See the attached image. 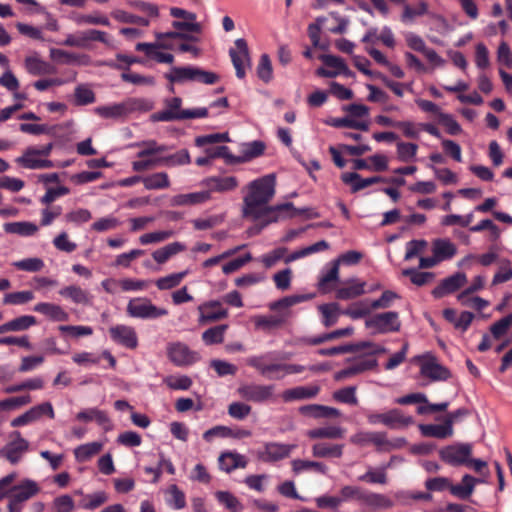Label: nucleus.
<instances>
[{
  "mask_svg": "<svg viewBox=\"0 0 512 512\" xmlns=\"http://www.w3.org/2000/svg\"><path fill=\"white\" fill-rule=\"evenodd\" d=\"M166 493L170 496V498L167 499V503L174 509L180 510L186 506L185 494L177 485H170Z\"/></svg>",
  "mask_w": 512,
  "mask_h": 512,
  "instance_id": "nucleus-62",
  "label": "nucleus"
},
{
  "mask_svg": "<svg viewBox=\"0 0 512 512\" xmlns=\"http://www.w3.org/2000/svg\"><path fill=\"white\" fill-rule=\"evenodd\" d=\"M350 442L360 446L373 444L378 450L390 451L403 446L405 440L403 438L389 440L384 432L360 431L350 437Z\"/></svg>",
  "mask_w": 512,
  "mask_h": 512,
  "instance_id": "nucleus-5",
  "label": "nucleus"
},
{
  "mask_svg": "<svg viewBox=\"0 0 512 512\" xmlns=\"http://www.w3.org/2000/svg\"><path fill=\"white\" fill-rule=\"evenodd\" d=\"M369 349L368 354H380L385 353L386 348L382 345L376 344L370 341H363L357 344L341 345L332 348H323L318 350V354L322 356H334L349 352H358L362 349Z\"/></svg>",
  "mask_w": 512,
  "mask_h": 512,
  "instance_id": "nucleus-13",
  "label": "nucleus"
},
{
  "mask_svg": "<svg viewBox=\"0 0 512 512\" xmlns=\"http://www.w3.org/2000/svg\"><path fill=\"white\" fill-rule=\"evenodd\" d=\"M210 199V191L179 194L171 199L173 206H190L203 203Z\"/></svg>",
  "mask_w": 512,
  "mask_h": 512,
  "instance_id": "nucleus-34",
  "label": "nucleus"
},
{
  "mask_svg": "<svg viewBox=\"0 0 512 512\" xmlns=\"http://www.w3.org/2000/svg\"><path fill=\"white\" fill-rule=\"evenodd\" d=\"M219 467L221 470L230 473L237 468H245L247 465L246 458L237 452H224L219 458Z\"/></svg>",
  "mask_w": 512,
  "mask_h": 512,
  "instance_id": "nucleus-29",
  "label": "nucleus"
},
{
  "mask_svg": "<svg viewBox=\"0 0 512 512\" xmlns=\"http://www.w3.org/2000/svg\"><path fill=\"white\" fill-rule=\"evenodd\" d=\"M140 151L137 153L138 160L132 162V169L135 172H144L161 166V154H164L168 147L158 144L155 140L143 141L137 144Z\"/></svg>",
  "mask_w": 512,
  "mask_h": 512,
  "instance_id": "nucleus-4",
  "label": "nucleus"
},
{
  "mask_svg": "<svg viewBox=\"0 0 512 512\" xmlns=\"http://www.w3.org/2000/svg\"><path fill=\"white\" fill-rule=\"evenodd\" d=\"M344 435L345 430L340 426H324L307 432V436L311 439H341Z\"/></svg>",
  "mask_w": 512,
  "mask_h": 512,
  "instance_id": "nucleus-38",
  "label": "nucleus"
},
{
  "mask_svg": "<svg viewBox=\"0 0 512 512\" xmlns=\"http://www.w3.org/2000/svg\"><path fill=\"white\" fill-rule=\"evenodd\" d=\"M77 25H103L109 26L110 21L107 16L100 12H92L90 14H79L74 17Z\"/></svg>",
  "mask_w": 512,
  "mask_h": 512,
  "instance_id": "nucleus-50",
  "label": "nucleus"
},
{
  "mask_svg": "<svg viewBox=\"0 0 512 512\" xmlns=\"http://www.w3.org/2000/svg\"><path fill=\"white\" fill-rule=\"evenodd\" d=\"M153 103L144 98H128L120 103L98 106L94 113L104 119H121L134 112H148Z\"/></svg>",
  "mask_w": 512,
  "mask_h": 512,
  "instance_id": "nucleus-3",
  "label": "nucleus"
},
{
  "mask_svg": "<svg viewBox=\"0 0 512 512\" xmlns=\"http://www.w3.org/2000/svg\"><path fill=\"white\" fill-rule=\"evenodd\" d=\"M239 396L246 401L264 403L274 397V385L245 383L238 387Z\"/></svg>",
  "mask_w": 512,
  "mask_h": 512,
  "instance_id": "nucleus-9",
  "label": "nucleus"
},
{
  "mask_svg": "<svg viewBox=\"0 0 512 512\" xmlns=\"http://www.w3.org/2000/svg\"><path fill=\"white\" fill-rule=\"evenodd\" d=\"M477 481V478L466 474L463 476L461 484L450 487V492L458 498L467 499L473 493Z\"/></svg>",
  "mask_w": 512,
  "mask_h": 512,
  "instance_id": "nucleus-39",
  "label": "nucleus"
},
{
  "mask_svg": "<svg viewBox=\"0 0 512 512\" xmlns=\"http://www.w3.org/2000/svg\"><path fill=\"white\" fill-rule=\"evenodd\" d=\"M471 454L472 445L468 443L450 445L440 451L442 460L454 466L468 464Z\"/></svg>",
  "mask_w": 512,
  "mask_h": 512,
  "instance_id": "nucleus-14",
  "label": "nucleus"
},
{
  "mask_svg": "<svg viewBox=\"0 0 512 512\" xmlns=\"http://www.w3.org/2000/svg\"><path fill=\"white\" fill-rule=\"evenodd\" d=\"M16 162L27 169H45L53 167L51 160L45 159L38 154L35 147H29Z\"/></svg>",
  "mask_w": 512,
  "mask_h": 512,
  "instance_id": "nucleus-21",
  "label": "nucleus"
},
{
  "mask_svg": "<svg viewBox=\"0 0 512 512\" xmlns=\"http://www.w3.org/2000/svg\"><path fill=\"white\" fill-rule=\"evenodd\" d=\"M168 359L178 367L190 366L200 360V354L180 341L170 342L166 346Z\"/></svg>",
  "mask_w": 512,
  "mask_h": 512,
  "instance_id": "nucleus-8",
  "label": "nucleus"
},
{
  "mask_svg": "<svg viewBox=\"0 0 512 512\" xmlns=\"http://www.w3.org/2000/svg\"><path fill=\"white\" fill-rule=\"evenodd\" d=\"M215 497L231 512L243 511V505L232 493L228 491H217L215 493Z\"/></svg>",
  "mask_w": 512,
  "mask_h": 512,
  "instance_id": "nucleus-58",
  "label": "nucleus"
},
{
  "mask_svg": "<svg viewBox=\"0 0 512 512\" xmlns=\"http://www.w3.org/2000/svg\"><path fill=\"white\" fill-rule=\"evenodd\" d=\"M295 448L294 444L266 443L263 451L259 452V458L266 462L279 461L288 457Z\"/></svg>",
  "mask_w": 512,
  "mask_h": 512,
  "instance_id": "nucleus-19",
  "label": "nucleus"
},
{
  "mask_svg": "<svg viewBox=\"0 0 512 512\" xmlns=\"http://www.w3.org/2000/svg\"><path fill=\"white\" fill-rule=\"evenodd\" d=\"M44 387V381L40 377L25 380L19 384L10 385L4 389L6 393H16L24 390H39Z\"/></svg>",
  "mask_w": 512,
  "mask_h": 512,
  "instance_id": "nucleus-59",
  "label": "nucleus"
},
{
  "mask_svg": "<svg viewBox=\"0 0 512 512\" xmlns=\"http://www.w3.org/2000/svg\"><path fill=\"white\" fill-rule=\"evenodd\" d=\"M127 314L133 318L156 319L166 316L168 311L157 307L147 298H133L127 304Z\"/></svg>",
  "mask_w": 512,
  "mask_h": 512,
  "instance_id": "nucleus-7",
  "label": "nucleus"
},
{
  "mask_svg": "<svg viewBox=\"0 0 512 512\" xmlns=\"http://www.w3.org/2000/svg\"><path fill=\"white\" fill-rule=\"evenodd\" d=\"M198 311L200 313L198 319L200 324H206L220 319H224L228 315L227 310L222 309L218 301H210L203 303L198 307Z\"/></svg>",
  "mask_w": 512,
  "mask_h": 512,
  "instance_id": "nucleus-22",
  "label": "nucleus"
},
{
  "mask_svg": "<svg viewBox=\"0 0 512 512\" xmlns=\"http://www.w3.org/2000/svg\"><path fill=\"white\" fill-rule=\"evenodd\" d=\"M366 282L358 278H351L343 282L342 286L336 290V297L340 300H350L366 293Z\"/></svg>",
  "mask_w": 512,
  "mask_h": 512,
  "instance_id": "nucleus-24",
  "label": "nucleus"
},
{
  "mask_svg": "<svg viewBox=\"0 0 512 512\" xmlns=\"http://www.w3.org/2000/svg\"><path fill=\"white\" fill-rule=\"evenodd\" d=\"M343 445H327L317 443L312 447V454L315 457H341L343 453Z\"/></svg>",
  "mask_w": 512,
  "mask_h": 512,
  "instance_id": "nucleus-55",
  "label": "nucleus"
},
{
  "mask_svg": "<svg viewBox=\"0 0 512 512\" xmlns=\"http://www.w3.org/2000/svg\"><path fill=\"white\" fill-rule=\"evenodd\" d=\"M29 443L21 437L18 431L11 434V440L0 449V457L7 459L11 464L18 463L27 452Z\"/></svg>",
  "mask_w": 512,
  "mask_h": 512,
  "instance_id": "nucleus-12",
  "label": "nucleus"
},
{
  "mask_svg": "<svg viewBox=\"0 0 512 512\" xmlns=\"http://www.w3.org/2000/svg\"><path fill=\"white\" fill-rule=\"evenodd\" d=\"M235 49H230L229 55L239 79L245 77L246 68L251 66V58L246 40L239 38L235 40Z\"/></svg>",
  "mask_w": 512,
  "mask_h": 512,
  "instance_id": "nucleus-11",
  "label": "nucleus"
},
{
  "mask_svg": "<svg viewBox=\"0 0 512 512\" xmlns=\"http://www.w3.org/2000/svg\"><path fill=\"white\" fill-rule=\"evenodd\" d=\"M165 78L171 83H184L186 81H193L194 67H172L170 71L165 74Z\"/></svg>",
  "mask_w": 512,
  "mask_h": 512,
  "instance_id": "nucleus-45",
  "label": "nucleus"
},
{
  "mask_svg": "<svg viewBox=\"0 0 512 512\" xmlns=\"http://www.w3.org/2000/svg\"><path fill=\"white\" fill-rule=\"evenodd\" d=\"M209 191L212 192H229L235 190L239 182L234 176L227 177H211L206 181Z\"/></svg>",
  "mask_w": 512,
  "mask_h": 512,
  "instance_id": "nucleus-35",
  "label": "nucleus"
},
{
  "mask_svg": "<svg viewBox=\"0 0 512 512\" xmlns=\"http://www.w3.org/2000/svg\"><path fill=\"white\" fill-rule=\"evenodd\" d=\"M342 180L346 184L352 185V191L357 192L359 190H362L370 185L384 182L385 180L380 176H374L369 178H361V176L358 173L350 172L345 173L342 175Z\"/></svg>",
  "mask_w": 512,
  "mask_h": 512,
  "instance_id": "nucleus-31",
  "label": "nucleus"
},
{
  "mask_svg": "<svg viewBox=\"0 0 512 512\" xmlns=\"http://www.w3.org/2000/svg\"><path fill=\"white\" fill-rule=\"evenodd\" d=\"M363 494H364V489H362L361 487L353 486V485H345L340 489V496H338V497H339L341 504L343 502L355 500L361 505Z\"/></svg>",
  "mask_w": 512,
  "mask_h": 512,
  "instance_id": "nucleus-61",
  "label": "nucleus"
},
{
  "mask_svg": "<svg viewBox=\"0 0 512 512\" xmlns=\"http://www.w3.org/2000/svg\"><path fill=\"white\" fill-rule=\"evenodd\" d=\"M373 310L375 309L372 308V301L370 302L368 300H364L356 302L349 306L344 311V314L351 317L352 319H359L369 315Z\"/></svg>",
  "mask_w": 512,
  "mask_h": 512,
  "instance_id": "nucleus-54",
  "label": "nucleus"
},
{
  "mask_svg": "<svg viewBox=\"0 0 512 512\" xmlns=\"http://www.w3.org/2000/svg\"><path fill=\"white\" fill-rule=\"evenodd\" d=\"M108 501V496L104 491H97L92 494L83 495L79 502V507L87 510H93Z\"/></svg>",
  "mask_w": 512,
  "mask_h": 512,
  "instance_id": "nucleus-49",
  "label": "nucleus"
},
{
  "mask_svg": "<svg viewBox=\"0 0 512 512\" xmlns=\"http://www.w3.org/2000/svg\"><path fill=\"white\" fill-rule=\"evenodd\" d=\"M3 228L6 233L16 234L23 237L32 236L38 232V226L28 221L5 223Z\"/></svg>",
  "mask_w": 512,
  "mask_h": 512,
  "instance_id": "nucleus-37",
  "label": "nucleus"
},
{
  "mask_svg": "<svg viewBox=\"0 0 512 512\" xmlns=\"http://www.w3.org/2000/svg\"><path fill=\"white\" fill-rule=\"evenodd\" d=\"M301 296H286L269 304V309L277 312L275 315H258L253 318L255 327L265 332L282 327L292 316L290 308L301 302Z\"/></svg>",
  "mask_w": 512,
  "mask_h": 512,
  "instance_id": "nucleus-2",
  "label": "nucleus"
},
{
  "mask_svg": "<svg viewBox=\"0 0 512 512\" xmlns=\"http://www.w3.org/2000/svg\"><path fill=\"white\" fill-rule=\"evenodd\" d=\"M339 279V262H331V267L328 271L324 272L318 281V287L322 292H329L332 290L331 283Z\"/></svg>",
  "mask_w": 512,
  "mask_h": 512,
  "instance_id": "nucleus-47",
  "label": "nucleus"
},
{
  "mask_svg": "<svg viewBox=\"0 0 512 512\" xmlns=\"http://www.w3.org/2000/svg\"><path fill=\"white\" fill-rule=\"evenodd\" d=\"M227 325H218L207 329L202 334V340L206 345L219 344L224 340V333L227 330Z\"/></svg>",
  "mask_w": 512,
  "mask_h": 512,
  "instance_id": "nucleus-60",
  "label": "nucleus"
},
{
  "mask_svg": "<svg viewBox=\"0 0 512 512\" xmlns=\"http://www.w3.org/2000/svg\"><path fill=\"white\" fill-rule=\"evenodd\" d=\"M361 505L372 510L389 509L393 507V502L383 494L369 492L364 490Z\"/></svg>",
  "mask_w": 512,
  "mask_h": 512,
  "instance_id": "nucleus-32",
  "label": "nucleus"
},
{
  "mask_svg": "<svg viewBox=\"0 0 512 512\" xmlns=\"http://www.w3.org/2000/svg\"><path fill=\"white\" fill-rule=\"evenodd\" d=\"M305 370V367L298 364L271 363L265 369L264 377L272 380H281L287 375L298 374Z\"/></svg>",
  "mask_w": 512,
  "mask_h": 512,
  "instance_id": "nucleus-23",
  "label": "nucleus"
},
{
  "mask_svg": "<svg viewBox=\"0 0 512 512\" xmlns=\"http://www.w3.org/2000/svg\"><path fill=\"white\" fill-rule=\"evenodd\" d=\"M25 413L27 414L30 423L37 421L43 415H47L50 419H53L55 417L53 406L49 402H44L39 405L33 406Z\"/></svg>",
  "mask_w": 512,
  "mask_h": 512,
  "instance_id": "nucleus-56",
  "label": "nucleus"
},
{
  "mask_svg": "<svg viewBox=\"0 0 512 512\" xmlns=\"http://www.w3.org/2000/svg\"><path fill=\"white\" fill-rule=\"evenodd\" d=\"M432 254L438 262L452 259L457 254L456 245L449 239L438 238L432 243Z\"/></svg>",
  "mask_w": 512,
  "mask_h": 512,
  "instance_id": "nucleus-26",
  "label": "nucleus"
},
{
  "mask_svg": "<svg viewBox=\"0 0 512 512\" xmlns=\"http://www.w3.org/2000/svg\"><path fill=\"white\" fill-rule=\"evenodd\" d=\"M512 279V264L509 259H502L492 279V285H498Z\"/></svg>",
  "mask_w": 512,
  "mask_h": 512,
  "instance_id": "nucleus-64",
  "label": "nucleus"
},
{
  "mask_svg": "<svg viewBox=\"0 0 512 512\" xmlns=\"http://www.w3.org/2000/svg\"><path fill=\"white\" fill-rule=\"evenodd\" d=\"M276 178L274 174H268L249 182L243 197L242 215L250 220L264 217L266 224L278 222L286 218H292L303 211L294 207L290 202L270 206L276 192Z\"/></svg>",
  "mask_w": 512,
  "mask_h": 512,
  "instance_id": "nucleus-1",
  "label": "nucleus"
},
{
  "mask_svg": "<svg viewBox=\"0 0 512 512\" xmlns=\"http://www.w3.org/2000/svg\"><path fill=\"white\" fill-rule=\"evenodd\" d=\"M365 327L372 335L387 334L400 331L401 321L395 311L378 313L365 320Z\"/></svg>",
  "mask_w": 512,
  "mask_h": 512,
  "instance_id": "nucleus-6",
  "label": "nucleus"
},
{
  "mask_svg": "<svg viewBox=\"0 0 512 512\" xmlns=\"http://www.w3.org/2000/svg\"><path fill=\"white\" fill-rule=\"evenodd\" d=\"M300 413L306 416H310L316 419L319 418H338L341 416V412L330 406L310 404L300 407Z\"/></svg>",
  "mask_w": 512,
  "mask_h": 512,
  "instance_id": "nucleus-27",
  "label": "nucleus"
},
{
  "mask_svg": "<svg viewBox=\"0 0 512 512\" xmlns=\"http://www.w3.org/2000/svg\"><path fill=\"white\" fill-rule=\"evenodd\" d=\"M419 429L426 437L444 439L453 435V427H450L445 421L442 425L422 424Z\"/></svg>",
  "mask_w": 512,
  "mask_h": 512,
  "instance_id": "nucleus-40",
  "label": "nucleus"
},
{
  "mask_svg": "<svg viewBox=\"0 0 512 512\" xmlns=\"http://www.w3.org/2000/svg\"><path fill=\"white\" fill-rule=\"evenodd\" d=\"M420 372L432 381H444L450 377L449 370L441 365L434 357H422Z\"/></svg>",
  "mask_w": 512,
  "mask_h": 512,
  "instance_id": "nucleus-18",
  "label": "nucleus"
},
{
  "mask_svg": "<svg viewBox=\"0 0 512 512\" xmlns=\"http://www.w3.org/2000/svg\"><path fill=\"white\" fill-rule=\"evenodd\" d=\"M24 66L31 75H44L50 73V65L43 61L38 55H32L25 58Z\"/></svg>",
  "mask_w": 512,
  "mask_h": 512,
  "instance_id": "nucleus-43",
  "label": "nucleus"
},
{
  "mask_svg": "<svg viewBox=\"0 0 512 512\" xmlns=\"http://www.w3.org/2000/svg\"><path fill=\"white\" fill-rule=\"evenodd\" d=\"M143 184L147 190L165 189L170 186L166 172H157L143 177Z\"/></svg>",
  "mask_w": 512,
  "mask_h": 512,
  "instance_id": "nucleus-46",
  "label": "nucleus"
},
{
  "mask_svg": "<svg viewBox=\"0 0 512 512\" xmlns=\"http://www.w3.org/2000/svg\"><path fill=\"white\" fill-rule=\"evenodd\" d=\"M76 419L84 422L95 421L104 429H110L111 427V422L107 414L104 411L99 410L97 408H90L80 411L79 413H77Z\"/></svg>",
  "mask_w": 512,
  "mask_h": 512,
  "instance_id": "nucleus-33",
  "label": "nucleus"
},
{
  "mask_svg": "<svg viewBox=\"0 0 512 512\" xmlns=\"http://www.w3.org/2000/svg\"><path fill=\"white\" fill-rule=\"evenodd\" d=\"M320 59L327 67H332L333 70H326L325 68H318L316 74L320 77L334 78L340 74L351 76L352 72L349 70L344 60L340 57L333 55H321Z\"/></svg>",
  "mask_w": 512,
  "mask_h": 512,
  "instance_id": "nucleus-17",
  "label": "nucleus"
},
{
  "mask_svg": "<svg viewBox=\"0 0 512 512\" xmlns=\"http://www.w3.org/2000/svg\"><path fill=\"white\" fill-rule=\"evenodd\" d=\"M102 448L103 444L97 441L82 444L75 448L74 456L78 462H86L98 454Z\"/></svg>",
  "mask_w": 512,
  "mask_h": 512,
  "instance_id": "nucleus-42",
  "label": "nucleus"
},
{
  "mask_svg": "<svg viewBox=\"0 0 512 512\" xmlns=\"http://www.w3.org/2000/svg\"><path fill=\"white\" fill-rule=\"evenodd\" d=\"M109 334L113 342L128 349L138 346V336L135 329L128 325L118 324L109 328Z\"/></svg>",
  "mask_w": 512,
  "mask_h": 512,
  "instance_id": "nucleus-15",
  "label": "nucleus"
},
{
  "mask_svg": "<svg viewBox=\"0 0 512 512\" xmlns=\"http://www.w3.org/2000/svg\"><path fill=\"white\" fill-rule=\"evenodd\" d=\"M40 491V487L34 480L25 479L18 485H15L8 495L11 498V508L20 505L22 502L32 498Z\"/></svg>",
  "mask_w": 512,
  "mask_h": 512,
  "instance_id": "nucleus-16",
  "label": "nucleus"
},
{
  "mask_svg": "<svg viewBox=\"0 0 512 512\" xmlns=\"http://www.w3.org/2000/svg\"><path fill=\"white\" fill-rule=\"evenodd\" d=\"M367 421L371 425L382 423L389 428L408 426L413 423L410 416H404L399 409H391L385 413H368Z\"/></svg>",
  "mask_w": 512,
  "mask_h": 512,
  "instance_id": "nucleus-10",
  "label": "nucleus"
},
{
  "mask_svg": "<svg viewBox=\"0 0 512 512\" xmlns=\"http://www.w3.org/2000/svg\"><path fill=\"white\" fill-rule=\"evenodd\" d=\"M25 413L27 414L30 423L37 421L43 415H47L50 419H53L55 417L53 406L49 402H44L39 405L33 406Z\"/></svg>",
  "mask_w": 512,
  "mask_h": 512,
  "instance_id": "nucleus-57",
  "label": "nucleus"
},
{
  "mask_svg": "<svg viewBox=\"0 0 512 512\" xmlns=\"http://www.w3.org/2000/svg\"><path fill=\"white\" fill-rule=\"evenodd\" d=\"M34 311L39 312L54 321H67L69 318L68 313L64 311L62 307L53 303H38L34 306Z\"/></svg>",
  "mask_w": 512,
  "mask_h": 512,
  "instance_id": "nucleus-36",
  "label": "nucleus"
},
{
  "mask_svg": "<svg viewBox=\"0 0 512 512\" xmlns=\"http://www.w3.org/2000/svg\"><path fill=\"white\" fill-rule=\"evenodd\" d=\"M467 282V276L464 273L457 272L441 281L432 291L435 298H442L443 296L453 293L461 288Z\"/></svg>",
  "mask_w": 512,
  "mask_h": 512,
  "instance_id": "nucleus-20",
  "label": "nucleus"
},
{
  "mask_svg": "<svg viewBox=\"0 0 512 512\" xmlns=\"http://www.w3.org/2000/svg\"><path fill=\"white\" fill-rule=\"evenodd\" d=\"M37 323L36 318L32 315H23L14 318L2 325H0V334L6 332H19L25 331Z\"/></svg>",
  "mask_w": 512,
  "mask_h": 512,
  "instance_id": "nucleus-30",
  "label": "nucleus"
},
{
  "mask_svg": "<svg viewBox=\"0 0 512 512\" xmlns=\"http://www.w3.org/2000/svg\"><path fill=\"white\" fill-rule=\"evenodd\" d=\"M320 391V387L317 385L309 386H297L288 390H285L282 394V398L286 402L294 400H304L314 398Z\"/></svg>",
  "mask_w": 512,
  "mask_h": 512,
  "instance_id": "nucleus-28",
  "label": "nucleus"
},
{
  "mask_svg": "<svg viewBox=\"0 0 512 512\" xmlns=\"http://www.w3.org/2000/svg\"><path fill=\"white\" fill-rule=\"evenodd\" d=\"M330 124L334 127H348L362 131L369 130V123L364 119H355L351 115L342 118L333 119Z\"/></svg>",
  "mask_w": 512,
  "mask_h": 512,
  "instance_id": "nucleus-52",
  "label": "nucleus"
},
{
  "mask_svg": "<svg viewBox=\"0 0 512 512\" xmlns=\"http://www.w3.org/2000/svg\"><path fill=\"white\" fill-rule=\"evenodd\" d=\"M291 464L292 470L296 474H299L307 470H314L315 472L320 474L327 473V466L322 462L295 459L291 462Z\"/></svg>",
  "mask_w": 512,
  "mask_h": 512,
  "instance_id": "nucleus-48",
  "label": "nucleus"
},
{
  "mask_svg": "<svg viewBox=\"0 0 512 512\" xmlns=\"http://www.w3.org/2000/svg\"><path fill=\"white\" fill-rule=\"evenodd\" d=\"M319 311L323 316V324L326 327H330L337 322L339 316V306L337 303L320 305Z\"/></svg>",
  "mask_w": 512,
  "mask_h": 512,
  "instance_id": "nucleus-63",
  "label": "nucleus"
},
{
  "mask_svg": "<svg viewBox=\"0 0 512 512\" xmlns=\"http://www.w3.org/2000/svg\"><path fill=\"white\" fill-rule=\"evenodd\" d=\"M191 162L189 152L186 149H182L175 154L164 156L161 154V166L174 167L186 165Z\"/></svg>",
  "mask_w": 512,
  "mask_h": 512,
  "instance_id": "nucleus-53",
  "label": "nucleus"
},
{
  "mask_svg": "<svg viewBox=\"0 0 512 512\" xmlns=\"http://www.w3.org/2000/svg\"><path fill=\"white\" fill-rule=\"evenodd\" d=\"M50 57L52 60L62 64L89 65L91 58L86 54H75L62 49L51 48Z\"/></svg>",
  "mask_w": 512,
  "mask_h": 512,
  "instance_id": "nucleus-25",
  "label": "nucleus"
},
{
  "mask_svg": "<svg viewBox=\"0 0 512 512\" xmlns=\"http://www.w3.org/2000/svg\"><path fill=\"white\" fill-rule=\"evenodd\" d=\"M185 245L180 242L170 243L152 253L153 259L159 263H165L170 257L185 250Z\"/></svg>",
  "mask_w": 512,
  "mask_h": 512,
  "instance_id": "nucleus-44",
  "label": "nucleus"
},
{
  "mask_svg": "<svg viewBox=\"0 0 512 512\" xmlns=\"http://www.w3.org/2000/svg\"><path fill=\"white\" fill-rule=\"evenodd\" d=\"M265 146L261 141H253L243 145L242 156L236 157L235 162L241 163L260 156L264 152Z\"/></svg>",
  "mask_w": 512,
  "mask_h": 512,
  "instance_id": "nucleus-51",
  "label": "nucleus"
},
{
  "mask_svg": "<svg viewBox=\"0 0 512 512\" xmlns=\"http://www.w3.org/2000/svg\"><path fill=\"white\" fill-rule=\"evenodd\" d=\"M59 294L63 297L71 299L76 304L88 305L90 304L89 293L76 285H70L62 288Z\"/></svg>",
  "mask_w": 512,
  "mask_h": 512,
  "instance_id": "nucleus-41",
  "label": "nucleus"
}]
</instances>
